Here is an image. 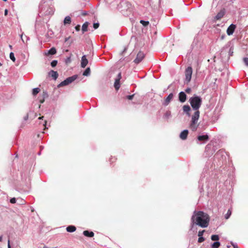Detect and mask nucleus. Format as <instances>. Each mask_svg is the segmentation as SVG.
Here are the masks:
<instances>
[{
    "label": "nucleus",
    "instance_id": "nucleus-13",
    "mask_svg": "<svg viewBox=\"0 0 248 248\" xmlns=\"http://www.w3.org/2000/svg\"><path fill=\"white\" fill-rule=\"evenodd\" d=\"M188 134V130L185 129L183 130L180 134V138L182 140H186L187 139V135Z\"/></svg>",
    "mask_w": 248,
    "mask_h": 248
},
{
    "label": "nucleus",
    "instance_id": "nucleus-32",
    "mask_svg": "<svg viewBox=\"0 0 248 248\" xmlns=\"http://www.w3.org/2000/svg\"><path fill=\"white\" fill-rule=\"evenodd\" d=\"M50 11H48L49 15H53L54 12V8L53 7H49Z\"/></svg>",
    "mask_w": 248,
    "mask_h": 248
},
{
    "label": "nucleus",
    "instance_id": "nucleus-11",
    "mask_svg": "<svg viewBox=\"0 0 248 248\" xmlns=\"http://www.w3.org/2000/svg\"><path fill=\"white\" fill-rule=\"evenodd\" d=\"M173 97V94L172 93H170L169 94V95L166 97L165 99L164 102L163 103V105L165 106H168L171 100L172 99Z\"/></svg>",
    "mask_w": 248,
    "mask_h": 248
},
{
    "label": "nucleus",
    "instance_id": "nucleus-58",
    "mask_svg": "<svg viewBox=\"0 0 248 248\" xmlns=\"http://www.w3.org/2000/svg\"><path fill=\"white\" fill-rule=\"evenodd\" d=\"M111 159H113V160H115L116 159H115V158H110V160H111Z\"/></svg>",
    "mask_w": 248,
    "mask_h": 248
},
{
    "label": "nucleus",
    "instance_id": "nucleus-16",
    "mask_svg": "<svg viewBox=\"0 0 248 248\" xmlns=\"http://www.w3.org/2000/svg\"><path fill=\"white\" fill-rule=\"evenodd\" d=\"M83 234L85 236H87L88 237H92L94 236V233L93 232H92V231H84L83 232Z\"/></svg>",
    "mask_w": 248,
    "mask_h": 248
},
{
    "label": "nucleus",
    "instance_id": "nucleus-44",
    "mask_svg": "<svg viewBox=\"0 0 248 248\" xmlns=\"http://www.w3.org/2000/svg\"><path fill=\"white\" fill-rule=\"evenodd\" d=\"M149 4L152 8H154L153 6L152 5L153 2L151 0H149Z\"/></svg>",
    "mask_w": 248,
    "mask_h": 248
},
{
    "label": "nucleus",
    "instance_id": "nucleus-15",
    "mask_svg": "<svg viewBox=\"0 0 248 248\" xmlns=\"http://www.w3.org/2000/svg\"><path fill=\"white\" fill-rule=\"evenodd\" d=\"M183 110L184 112L186 113L188 116H190V114L189 113V111L191 110V108L189 105H184L183 107Z\"/></svg>",
    "mask_w": 248,
    "mask_h": 248
},
{
    "label": "nucleus",
    "instance_id": "nucleus-6",
    "mask_svg": "<svg viewBox=\"0 0 248 248\" xmlns=\"http://www.w3.org/2000/svg\"><path fill=\"white\" fill-rule=\"evenodd\" d=\"M144 56L145 55L143 52L141 51L139 52V53L137 55L136 58L134 60V62L136 64L139 63L140 62L142 61L143 59L144 58Z\"/></svg>",
    "mask_w": 248,
    "mask_h": 248
},
{
    "label": "nucleus",
    "instance_id": "nucleus-50",
    "mask_svg": "<svg viewBox=\"0 0 248 248\" xmlns=\"http://www.w3.org/2000/svg\"><path fill=\"white\" fill-rule=\"evenodd\" d=\"M8 248H11L10 244V240H9L8 241Z\"/></svg>",
    "mask_w": 248,
    "mask_h": 248
},
{
    "label": "nucleus",
    "instance_id": "nucleus-49",
    "mask_svg": "<svg viewBox=\"0 0 248 248\" xmlns=\"http://www.w3.org/2000/svg\"><path fill=\"white\" fill-rule=\"evenodd\" d=\"M69 38H70V37H66L64 39V42H66L68 41V40L69 39Z\"/></svg>",
    "mask_w": 248,
    "mask_h": 248
},
{
    "label": "nucleus",
    "instance_id": "nucleus-42",
    "mask_svg": "<svg viewBox=\"0 0 248 248\" xmlns=\"http://www.w3.org/2000/svg\"><path fill=\"white\" fill-rule=\"evenodd\" d=\"M80 26L79 25H78L77 26H76L75 27V30L77 31H79L80 30Z\"/></svg>",
    "mask_w": 248,
    "mask_h": 248
},
{
    "label": "nucleus",
    "instance_id": "nucleus-10",
    "mask_svg": "<svg viewBox=\"0 0 248 248\" xmlns=\"http://www.w3.org/2000/svg\"><path fill=\"white\" fill-rule=\"evenodd\" d=\"M209 139V136L207 134L202 135H199L197 137V140L198 141H203L204 143L208 141Z\"/></svg>",
    "mask_w": 248,
    "mask_h": 248
},
{
    "label": "nucleus",
    "instance_id": "nucleus-14",
    "mask_svg": "<svg viewBox=\"0 0 248 248\" xmlns=\"http://www.w3.org/2000/svg\"><path fill=\"white\" fill-rule=\"evenodd\" d=\"M88 63V61L86 58V55H83L81 57V67L82 68H85L87 66Z\"/></svg>",
    "mask_w": 248,
    "mask_h": 248
},
{
    "label": "nucleus",
    "instance_id": "nucleus-8",
    "mask_svg": "<svg viewBox=\"0 0 248 248\" xmlns=\"http://www.w3.org/2000/svg\"><path fill=\"white\" fill-rule=\"evenodd\" d=\"M236 28V25L233 24H231L227 29L226 32H227V35L229 36L232 35L233 33Z\"/></svg>",
    "mask_w": 248,
    "mask_h": 248
},
{
    "label": "nucleus",
    "instance_id": "nucleus-19",
    "mask_svg": "<svg viewBox=\"0 0 248 248\" xmlns=\"http://www.w3.org/2000/svg\"><path fill=\"white\" fill-rule=\"evenodd\" d=\"M76 230V228L74 226L70 225L68 226L66 228V231L69 232H74Z\"/></svg>",
    "mask_w": 248,
    "mask_h": 248
},
{
    "label": "nucleus",
    "instance_id": "nucleus-18",
    "mask_svg": "<svg viewBox=\"0 0 248 248\" xmlns=\"http://www.w3.org/2000/svg\"><path fill=\"white\" fill-rule=\"evenodd\" d=\"M224 15V12L220 11L217 13V14L215 16V19L216 20H219L221 19Z\"/></svg>",
    "mask_w": 248,
    "mask_h": 248
},
{
    "label": "nucleus",
    "instance_id": "nucleus-23",
    "mask_svg": "<svg viewBox=\"0 0 248 248\" xmlns=\"http://www.w3.org/2000/svg\"><path fill=\"white\" fill-rule=\"evenodd\" d=\"M91 70L89 67H87L83 73V75L84 76H89L90 75Z\"/></svg>",
    "mask_w": 248,
    "mask_h": 248
},
{
    "label": "nucleus",
    "instance_id": "nucleus-45",
    "mask_svg": "<svg viewBox=\"0 0 248 248\" xmlns=\"http://www.w3.org/2000/svg\"><path fill=\"white\" fill-rule=\"evenodd\" d=\"M233 248H239L236 244H232Z\"/></svg>",
    "mask_w": 248,
    "mask_h": 248
},
{
    "label": "nucleus",
    "instance_id": "nucleus-41",
    "mask_svg": "<svg viewBox=\"0 0 248 248\" xmlns=\"http://www.w3.org/2000/svg\"><path fill=\"white\" fill-rule=\"evenodd\" d=\"M10 202L11 203H15L16 202V199L15 198H13L10 200Z\"/></svg>",
    "mask_w": 248,
    "mask_h": 248
},
{
    "label": "nucleus",
    "instance_id": "nucleus-21",
    "mask_svg": "<svg viewBox=\"0 0 248 248\" xmlns=\"http://www.w3.org/2000/svg\"><path fill=\"white\" fill-rule=\"evenodd\" d=\"M71 22V18L69 16H66L63 20V23L64 25L70 24Z\"/></svg>",
    "mask_w": 248,
    "mask_h": 248
},
{
    "label": "nucleus",
    "instance_id": "nucleus-27",
    "mask_svg": "<svg viewBox=\"0 0 248 248\" xmlns=\"http://www.w3.org/2000/svg\"><path fill=\"white\" fill-rule=\"evenodd\" d=\"M219 238L218 235L214 234L211 236V240L213 241H217L219 240Z\"/></svg>",
    "mask_w": 248,
    "mask_h": 248
},
{
    "label": "nucleus",
    "instance_id": "nucleus-31",
    "mask_svg": "<svg viewBox=\"0 0 248 248\" xmlns=\"http://www.w3.org/2000/svg\"><path fill=\"white\" fill-rule=\"evenodd\" d=\"M57 63H58V61L57 60H53L51 62V66L52 67H54L57 65Z\"/></svg>",
    "mask_w": 248,
    "mask_h": 248
},
{
    "label": "nucleus",
    "instance_id": "nucleus-55",
    "mask_svg": "<svg viewBox=\"0 0 248 248\" xmlns=\"http://www.w3.org/2000/svg\"><path fill=\"white\" fill-rule=\"evenodd\" d=\"M44 118V116L40 117L38 119H42Z\"/></svg>",
    "mask_w": 248,
    "mask_h": 248
},
{
    "label": "nucleus",
    "instance_id": "nucleus-17",
    "mask_svg": "<svg viewBox=\"0 0 248 248\" xmlns=\"http://www.w3.org/2000/svg\"><path fill=\"white\" fill-rule=\"evenodd\" d=\"M88 25H89V22L87 21H86L83 23V24L82 26V29H81L82 33H84L85 32L87 31Z\"/></svg>",
    "mask_w": 248,
    "mask_h": 248
},
{
    "label": "nucleus",
    "instance_id": "nucleus-30",
    "mask_svg": "<svg viewBox=\"0 0 248 248\" xmlns=\"http://www.w3.org/2000/svg\"><path fill=\"white\" fill-rule=\"evenodd\" d=\"M140 23H141L144 26H147L149 24V22L148 21H144L143 20H141L140 21Z\"/></svg>",
    "mask_w": 248,
    "mask_h": 248
},
{
    "label": "nucleus",
    "instance_id": "nucleus-39",
    "mask_svg": "<svg viewBox=\"0 0 248 248\" xmlns=\"http://www.w3.org/2000/svg\"><path fill=\"white\" fill-rule=\"evenodd\" d=\"M211 147V145L210 144H208L205 147V151L207 152L209 149Z\"/></svg>",
    "mask_w": 248,
    "mask_h": 248
},
{
    "label": "nucleus",
    "instance_id": "nucleus-9",
    "mask_svg": "<svg viewBox=\"0 0 248 248\" xmlns=\"http://www.w3.org/2000/svg\"><path fill=\"white\" fill-rule=\"evenodd\" d=\"M186 95L184 92H181L179 93V101L181 103H184L186 100Z\"/></svg>",
    "mask_w": 248,
    "mask_h": 248
},
{
    "label": "nucleus",
    "instance_id": "nucleus-26",
    "mask_svg": "<svg viewBox=\"0 0 248 248\" xmlns=\"http://www.w3.org/2000/svg\"><path fill=\"white\" fill-rule=\"evenodd\" d=\"M231 214H232V211H231V209H229L227 211V213L225 215V218L226 219H228L230 217Z\"/></svg>",
    "mask_w": 248,
    "mask_h": 248
},
{
    "label": "nucleus",
    "instance_id": "nucleus-52",
    "mask_svg": "<svg viewBox=\"0 0 248 248\" xmlns=\"http://www.w3.org/2000/svg\"><path fill=\"white\" fill-rule=\"evenodd\" d=\"M25 203V201L23 200H21V204H23Z\"/></svg>",
    "mask_w": 248,
    "mask_h": 248
},
{
    "label": "nucleus",
    "instance_id": "nucleus-34",
    "mask_svg": "<svg viewBox=\"0 0 248 248\" xmlns=\"http://www.w3.org/2000/svg\"><path fill=\"white\" fill-rule=\"evenodd\" d=\"M71 58L70 57L66 58L64 61L65 63H66V64H68V63H69L70 62H71Z\"/></svg>",
    "mask_w": 248,
    "mask_h": 248
},
{
    "label": "nucleus",
    "instance_id": "nucleus-54",
    "mask_svg": "<svg viewBox=\"0 0 248 248\" xmlns=\"http://www.w3.org/2000/svg\"><path fill=\"white\" fill-rule=\"evenodd\" d=\"M9 47L11 49H12V48H13L12 46H11V45H9Z\"/></svg>",
    "mask_w": 248,
    "mask_h": 248
},
{
    "label": "nucleus",
    "instance_id": "nucleus-40",
    "mask_svg": "<svg viewBox=\"0 0 248 248\" xmlns=\"http://www.w3.org/2000/svg\"><path fill=\"white\" fill-rule=\"evenodd\" d=\"M191 89L190 88H187L186 90H185V92L186 93H191Z\"/></svg>",
    "mask_w": 248,
    "mask_h": 248
},
{
    "label": "nucleus",
    "instance_id": "nucleus-59",
    "mask_svg": "<svg viewBox=\"0 0 248 248\" xmlns=\"http://www.w3.org/2000/svg\"><path fill=\"white\" fill-rule=\"evenodd\" d=\"M27 117H25V120H27Z\"/></svg>",
    "mask_w": 248,
    "mask_h": 248
},
{
    "label": "nucleus",
    "instance_id": "nucleus-28",
    "mask_svg": "<svg viewBox=\"0 0 248 248\" xmlns=\"http://www.w3.org/2000/svg\"><path fill=\"white\" fill-rule=\"evenodd\" d=\"M20 37H21V39H22V41L24 43H25V42H27L28 38H27V37L26 35H25V36L24 37H23V34H21V35H20Z\"/></svg>",
    "mask_w": 248,
    "mask_h": 248
},
{
    "label": "nucleus",
    "instance_id": "nucleus-25",
    "mask_svg": "<svg viewBox=\"0 0 248 248\" xmlns=\"http://www.w3.org/2000/svg\"><path fill=\"white\" fill-rule=\"evenodd\" d=\"M40 91V89L39 88H34L32 90V94L35 96L37 95Z\"/></svg>",
    "mask_w": 248,
    "mask_h": 248
},
{
    "label": "nucleus",
    "instance_id": "nucleus-1",
    "mask_svg": "<svg viewBox=\"0 0 248 248\" xmlns=\"http://www.w3.org/2000/svg\"><path fill=\"white\" fill-rule=\"evenodd\" d=\"M189 102L192 108L195 110L194 114L192 116L191 121L190 123V128L195 131L198 128L197 123L200 117L199 108L202 104V98L200 96L194 94L189 99Z\"/></svg>",
    "mask_w": 248,
    "mask_h": 248
},
{
    "label": "nucleus",
    "instance_id": "nucleus-35",
    "mask_svg": "<svg viewBox=\"0 0 248 248\" xmlns=\"http://www.w3.org/2000/svg\"><path fill=\"white\" fill-rule=\"evenodd\" d=\"M204 240H205V239H204V238L203 237L200 236L198 238V242L199 243H202V242H203Z\"/></svg>",
    "mask_w": 248,
    "mask_h": 248
},
{
    "label": "nucleus",
    "instance_id": "nucleus-43",
    "mask_svg": "<svg viewBox=\"0 0 248 248\" xmlns=\"http://www.w3.org/2000/svg\"><path fill=\"white\" fill-rule=\"evenodd\" d=\"M229 55L231 56H232V55L233 51H232V48H230V49L229 50Z\"/></svg>",
    "mask_w": 248,
    "mask_h": 248
},
{
    "label": "nucleus",
    "instance_id": "nucleus-29",
    "mask_svg": "<svg viewBox=\"0 0 248 248\" xmlns=\"http://www.w3.org/2000/svg\"><path fill=\"white\" fill-rule=\"evenodd\" d=\"M10 58L13 62H15L16 61V58L15 57L14 54L13 52H11L10 53Z\"/></svg>",
    "mask_w": 248,
    "mask_h": 248
},
{
    "label": "nucleus",
    "instance_id": "nucleus-47",
    "mask_svg": "<svg viewBox=\"0 0 248 248\" xmlns=\"http://www.w3.org/2000/svg\"><path fill=\"white\" fill-rule=\"evenodd\" d=\"M46 121L45 120V122H44V124H43L44 126H45L44 129H45L46 128Z\"/></svg>",
    "mask_w": 248,
    "mask_h": 248
},
{
    "label": "nucleus",
    "instance_id": "nucleus-57",
    "mask_svg": "<svg viewBox=\"0 0 248 248\" xmlns=\"http://www.w3.org/2000/svg\"><path fill=\"white\" fill-rule=\"evenodd\" d=\"M37 136L38 138H40V134H37Z\"/></svg>",
    "mask_w": 248,
    "mask_h": 248
},
{
    "label": "nucleus",
    "instance_id": "nucleus-56",
    "mask_svg": "<svg viewBox=\"0 0 248 248\" xmlns=\"http://www.w3.org/2000/svg\"><path fill=\"white\" fill-rule=\"evenodd\" d=\"M126 51V48H125L123 52V53L125 51Z\"/></svg>",
    "mask_w": 248,
    "mask_h": 248
},
{
    "label": "nucleus",
    "instance_id": "nucleus-37",
    "mask_svg": "<svg viewBox=\"0 0 248 248\" xmlns=\"http://www.w3.org/2000/svg\"><path fill=\"white\" fill-rule=\"evenodd\" d=\"M134 94L128 95L126 96V98L128 100H132L133 98Z\"/></svg>",
    "mask_w": 248,
    "mask_h": 248
},
{
    "label": "nucleus",
    "instance_id": "nucleus-38",
    "mask_svg": "<svg viewBox=\"0 0 248 248\" xmlns=\"http://www.w3.org/2000/svg\"><path fill=\"white\" fill-rule=\"evenodd\" d=\"M204 232H205V231H204V230H202V231H199V232H198V236H199V237H200V236H202V235H203V233H204Z\"/></svg>",
    "mask_w": 248,
    "mask_h": 248
},
{
    "label": "nucleus",
    "instance_id": "nucleus-4",
    "mask_svg": "<svg viewBox=\"0 0 248 248\" xmlns=\"http://www.w3.org/2000/svg\"><path fill=\"white\" fill-rule=\"evenodd\" d=\"M193 72L192 68L191 66H188L185 70V81L188 83L190 81L191 76Z\"/></svg>",
    "mask_w": 248,
    "mask_h": 248
},
{
    "label": "nucleus",
    "instance_id": "nucleus-20",
    "mask_svg": "<svg viewBox=\"0 0 248 248\" xmlns=\"http://www.w3.org/2000/svg\"><path fill=\"white\" fill-rule=\"evenodd\" d=\"M56 49L54 47H53L51 48H50L48 51H47V56L49 55H54L56 53Z\"/></svg>",
    "mask_w": 248,
    "mask_h": 248
},
{
    "label": "nucleus",
    "instance_id": "nucleus-5",
    "mask_svg": "<svg viewBox=\"0 0 248 248\" xmlns=\"http://www.w3.org/2000/svg\"><path fill=\"white\" fill-rule=\"evenodd\" d=\"M227 155L226 152L223 150H219L215 155V157L223 161L226 159Z\"/></svg>",
    "mask_w": 248,
    "mask_h": 248
},
{
    "label": "nucleus",
    "instance_id": "nucleus-53",
    "mask_svg": "<svg viewBox=\"0 0 248 248\" xmlns=\"http://www.w3.org/2000/svg\"><path fill=\"white\" fill-rule=\"evenodd\" d=\"M2 236H0V242H2Z\"/></svg>",
    "mask_w": 248,
    "mask_h": 248
},
{
    "label": "nucleus",
    "instance_id": "nucleus-46",
    "mask_svg": "<svg viewBox=\"0 0 248 248\" xmlns=\"http://www.w3.org/2000/svg\"><path fill=\"white\" fill-rule=\"evenodd\" d=\"M8 14V10L7 9H5V11H4V15L5 16H7Z\"/></svg>",
    "mask_w": 248,
    "mask_h": 248
},
{
    "label": "nucleus",
    "instance_id": "nucleus-48",
    "mask_svg": "<svg viewBox=\"0 0 248 248\" xmlns=\"http://www.w3.org/2000/svg\"><path fill=\"white\" fill-rule=\"evenodd\" d=\"M87 14V12H86V11H83V12H82V15L83 16H85V15H86Z\"/></svg>",
    "mask_w": 248,
    "mask_h": 248
},
{
    "label": "nucleus",
    "instance_id": "nucleus-7",
    "mask_svg": "<svg viewBox=\"0 0 248 248\" xmlns=\"http://www.w3.org/2000/svg\"><path fill=\"white\" fill-rule=\"evenodd\" d=\"M121 78V73L119 72L117 75V78L115 79V82L114 83V86L116 91H118L120 87V81Z\"/></svg>",
    "mask_w": 248,
    "mask_h": 248
},
{
    "label": "nucleus",
    "instance_id": "nucleus-36",
    "mask_svg": "<svg viewBox=\"0 0 248 248\" xmlns=\"http://www.w3.org/2000/svg\"><path fill=\"white\" fill-rule=\"evenodd\" d=\"M99 26V24L98 22L94 23L93 24V27L95 30L97 29Z\"/></svg>",
    "mask_w": 248,
    "mask_h": 248
},
{
    "label": "nucleus",
    "instance_id": "nucleus-22",
    "mask_svg": "<svg viewBox=\"0 0 248 248\" xmlns=\"http://www.w3.org/2000/svg\"><path fill=\"white\" fill-rule=\"evenodd\" d=\"M171 116V112L170 110L167 111L164 115V118L166 119H170Z\"/></svg>",
    "mask_w": 248,
    "mask_h": 248
},
{
    "label": "nucleus",
    "instance_id": "nucleus-12",
    "mask_svg": "<svg viewBox=\"0 0 248 248\" xmlns=\"http://www.w3.org/2000/svg\"><path fill=\"white\" fill-rule=\"evenodd\" d=\"M48 75L54 80H56L59 76L58 72L52 70L48 73Z\"/></svg>",
    "mask_w": 248,
    "mask_h": 248
},
{
    "label": "nucleus",
    "instance_id": "nucleus-3",
    "mask_svg": "<svg viewBox=\"0 0 248 248\" xmlns=\"http://www.w3.org/2000/svg\"><path fill=\"white\" fill-rule=\"evenodd\" d=\"M77 78V75H75L71 77H68L67 78H66L64 80L61 82L59 85H58L57 87L60 88L61 87L68 85L70 83H71L72 82L74 81Z\"/></svg>",
    "mask_w": 248,
    "mask_h": 248
},
{
    "label": "nucleus",
    "instance_id": "nucleus-24",
    "mask_svg": "<svg viewBox=\"0 0 248 248\" xmlns=\"http://www.w3.org/2000/svg\"><path fill=\"white\" fill-rule=\"evenodd\" d=\"M220 245V243L218 241L214 242L212 245V248H218Z\"/></svg>",
    "mask_w": 248,
    "mask_h": 248
},
{
    "label": "nucleus",
    "instance_id": "nucleus-2",
    "mask_svg": "<svg viewBox=\"0 0 248 248\" xmlns=\"http://www.w3.org/2000/svg\"><path fill=\"white\" fill-rule=\"evenodd\" d=\"M210 221L209 215L201 211H194L191 218V229L192 230L194 226L198 225L204 228L208 227Z\"/></svg>",
    "mask_w": 248,
    "mask_h": 248
},
{
    "label": "nucleus",
    "instance_id": "nucleus-33",
    "mask_svg": "<svg viewBox=\"0 0 248 248\" xmlns=\"http://www.w3.org/2000/svg\"><path fill=\"white\" fill-rule=\"evenodd\" d=\"M243 62L245 65L247 66H248V57H245L243 59Z\"/></svg>",
    "mask_w": 248,
    "mask_h": 248
},
{
    "label": "nucleus",
    "instance_id": "nucleus-51",
    "mask_svg": "<svg viewBox=\"0 0 248 248\" xmlns=\"http://www.w3.org/2000/svg\"><path fill=\"white\" fill-rule=\"evenodd\" d=\"M39 101H40V103H43V102H44L45 99H43L42 100L40 99Z\"/></svg>",
    "mask_w": 248,
    "mask_h": 248
}]
</instances>
